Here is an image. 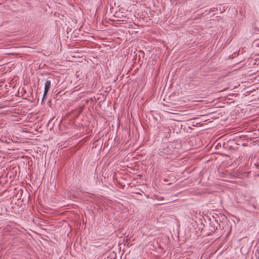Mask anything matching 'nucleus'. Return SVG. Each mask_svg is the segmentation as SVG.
Segmentation results:
<instances>
[{
    "label": "nucleus",
    "instance_id": "4",
    "mask_svg": "<svg viewBox=\"0 0 259 259\" xmlns=\"http://www.w3.org/2000/svg\"><path fill=\"white\" fill-rule=\"evenodd\" d=\"M45 98H44V97H42V100H41V103H43V102H44V99H45Z\"/></svg>",
    "mask_w": 259,
    "mask_h": 259
},
{
    "label": "nucleus",
    "instance_id": "1",
    "mask_svg": "<svg viewBox=\"0 0 259 259\" xmlns=\"http://www.w3.org/2000/svg\"><path fill=\"white\" fill-rule=\"evenodd\" d=\"M159 154L163 156V157H166V158H168L167 156L169 154V151L168 148H166L165 149H163V151H162L161 149H159Z\"/></svg>",
    "mask_w": 259,
    "mask_h": 259
},
{
    "label": "nucleus",
    "instance_id": "3",
    "mask_svg": "<svg viewBox=\"0 0 259 259\" xmlns=\"http://www.w3.org/2000/svg\"><path fill=\"white\" fill-rule=\"evenodd\" d=\"M49 91L48 90H44V94H43V97L44 98H45L47 94H48V93Z\"/></svg>",
    "mask_w": 259,
    "mask_h": 259
},
{
    "label": "nucleus",
    "instance_id": "2",
    "mask_svg": "<svg viewBox=\"0 0 259 259\" xmlns=\"http://www.w3.org/2000/svg\"><path fill=\"white\" fill-rule=\"evenodd\" d=\"M51 86V81L47 79L45 83V90L49 91Z\"/></svg>",
    "mask_w": 259,
    "mask_h": 259
}]
</instances>
